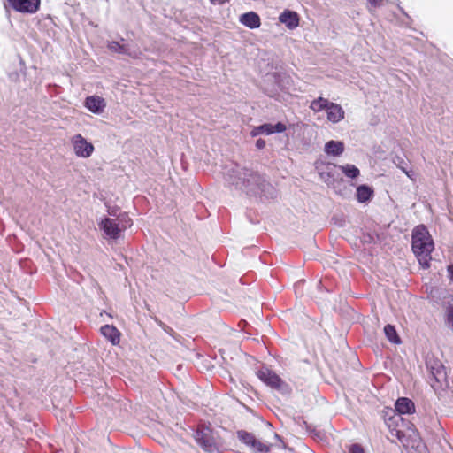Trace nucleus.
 Returning a JSON list of instances; mask_svg holds the SVG:
<instances>
[{
  "label": "nucleus",
  "mask_w": 453,
  "mask_h": 453,
  "mask_svg": "<svg viewBox=\"0 0 453 453\" xmlns=\"http://www.w3.org/2000/svg\"><path fill=\"white\" fill-rule=\"evenodd\" d=\"M226 180L250 195L262 194L270 188L269 183L263 176L251 170L241 169L238 166L227 172Z\"/></svg>",
  "instance_id": "nucleus-1"
},
{
  "label": "nucleus",
  "mask_w": 453,
  "mask_h": 453,
  "mask_svg": "<svg viewBox=\"0 0 453 453\" xmlns=\"http://www.w3.org/2000/svg\"><path fill=\"white\" fill-rule=\"evenodd\" d=\"M412 250L423 268H428L434 245L427 228L419 225L412 231Z\"/></svg>",
  "instance_id": "nucleus-2"
},
{
  "label": "nucleus",
  "mask_w": 453,
  "mask_h": 453,
  "mask_svg": "<svg viewBox=\"0 0 453 453\" xmlns=\"http://www.w3.org/2000/svg\"><path fill=\"white\" fill-rule=\"evenodd\" d=\"M131 226L132 219L127 213H120L117 218L104 217L98 222L105 237L112 240L120 238L121 233Z\"/></svg>",
  "instance_id": "nucleus-3"
},
{
  "label": "nucleus",
  "mask_w": 453,
  "mask_h": 453,
  "mask_svg": "<svg viewBox=\"0 0 453 453\" xmlns=\"http://www.w3.org/2000/svg\"><path fill=\"white\" fill-rule=\"evenodd\" d=\"M71 143L73 152L78 157L88 158L95 150L94 145L88 142L81 134L73 135L71 139Z\"/></svg>",
  "instance_id": "nucleus-4"
},
{
  "label": "nucleus",
  "mask_w": 453,
  "mask_h": 453,
  "mask_svg": "<svg viewBox=\"0 0 453 453\" xmlns=\"http://www.w3.org/2000/svg\"><path fill=\"white\" fill-rule=\"evenodd\" d=\"M195 439L205 451L212 453L217 450L216 441L209 428L196 431Z\"/></svg>",
  "instance_id": "nucleus-5"
},
{
  "label": "nucleus",
  "mask_w": 453,
  "mask_h": 453,
  "mask_svg": "<svg viewBox=\"0 0 453 453\" xmlns=\"http://www.w3.org/2000/svg\"><path fill=\"white\" fill-rule=\"evenodd\" d=\"M8 5L21 13H35L40 7V0H7Z\"/></svg>",
  "instance_id": "nucleus-6"
},
{
  "label": "nucleus",
  "mask_w": 453,
  "mask_h": 453,
  "mask_svg": "<svg viewBox=\"0 0 453 453\" xmlns=\"http://www.w3.org/2000/svg\"><path fill=\"white\" fill-rule=\"evenodd\" d=\"M257 377L267 386L278 390L283 389L284 382L273 371L266 367H263L257 372Z\"/></svg>",
  "instance_id": "nucleus-7"
},
{
  "label": "nucleus",
  "mask_w": 453,
  "mask_h": 453,
  "mask_svg": "<svg viewBox=\"0 0 453 453\" xmlns=\"http://www.w3.org/2000/svg\"><path fill=\"white\" fill-rule=\"evenodd\" d=\"M286 128H287L286 126L281 122H279L276 125H272V124L266 123V124H263L258 127H255L251 130L250 134L252 136H257L261 134H272L274 133H282L286 130Z\"/></svg>",
  "instance_id": "nucleus-8"
},
{
  "label": "nucleus",
  "mask_w": 453,
  "mask_h": 453,
  "mask_svg": "<svg viewBox=\"0 0 453 453\" xmlns=\"http://www.w3.org/2000/svg\"><path fill=\"white\" fill-rule=\"evenodd\" d=\"M84 104L88 111L95 114H101L106 107L105 100L98 96H88Z\"/></svg>",
  "instance_id": "nucleus-9"
},
{
  "label": "nucleus",
  "mask_w": 453,
  "mask_h": 453,
  "mask_svg": "<svg viewBox=\"0 0 453 453\" xmlns=\"http://www.w3.org/2000/svg\"><path fill=\"white\" fill-rule=\"evenodd\" d=\"M280 23L284 24L288 29H295L299 26V15L290 10H284L279 16Z\"/></svg>",
  "instance_id": "nucleus-10"
},
{
  "label": "nucleus",
  "mask_w": 453,
  "mask_h": 453,
  "mask_svg": "<svg viewBox=\"0 0 453 453\" xmlns=\"http://www.w3.org/2000/svg\"><path fill=\"white\" fill-rule=\"evenodd\" d=\"M327 119L333 123H338L344 119V111L340 104L329 103L326 108Z\"/></svg>",
  "instance_id": "nucleus-11"
},
{
  "label": "nucleus",
  "mask_w": 453,
  "mask_h": 453,
  "mask_svg": "<svg viewBox=\"0 0 453 453\" xmlns=\"http://www.w3.org/2000/svg\"><path fill=\"white\" fill-rule=\"evenodd\" d=\"M108 48L110 50L118 52L120 54H125L132 58H138L141 55V52L135 50H132L129 45L120 44L118 42H109Z\"/></svg>",
  "instance_id": "nucleus-12"
},
{
  "label": "nucleus",
  "mask_w": 453,
  "mask_h": 453,
  "mask_svg": "<svg viewBox=\"0 0 453 453\" xmlns=\"http://www.w3.org/2000/svg\"><path fill=\"white\" fill-rule=\"evenodd\" d=\"M344 143L341 141L331 140L326 142L324 151L327 156L339 157L344 151Z\"/></svg>",
  "instance_id": "nucleus-13"
},
{
  "label": "nucleus",
  "mask_w": 453,
  "mask_h": 453,
  "mask_svg": "<svg viewBox=\"0 0 453 453\" xmlns=\"http://www.w3.org/2000/svg\"><path fill=\"white\" fill-rule=\"evenodd\" d=\"M239 20L242 25L251 29L259 27L261 24L259 16L254 12H246L241 15Z\"/></svg>",
  "instance_id": "nucleus-14"
},
{
  "label": "nucleus",
  "mask_w": 453,
  "mask_h": 453,
  "mask_svg": "<svg viewBox=\"0 0 453 453\" xmlns=\"http://www.w3.org/2000/svg\"><path fill=\"white\" fill-rule=\"evenodd\" d=\"M395 410L399 414H410L415 411L414 403L406 397L399 398L395 403Z\"/></svg>",
  "instance_id": "nucleus-15"
},
{
  "label": "nucleus",
  "mask_w": 453,
  "mask_h": 453,
  "mask_svg": "<svg viewBox=\"0 0 453 453\" xmlns=\"http://www.w3.org/2000/svg\"><path fill=\"white\" fill-rule=\"evenodd\" d=\"M101 333L113 345H116L119 342V333L115 326L104 325V326L101 327Z\"/></svg>",
  "instance_id": "nucleus-16"
},
{
  "label": "nucleus",
  "mask_w": 453,
  "mask_h": 453,
  "mask_svg": "<svg viewBox=\"0 0 453 453\" xmlns=\"http://www.w3.org/2000/svg\"><path fill=\"white\" fill-rule=\"evenodd\" d=\"M372 194V190L366 185H361L357 188V198L360 203L368 201Z\"/></svg>",
  "instance_id": "nucleus-17"
},
{
  "label": "nucleus",
  "mask_w": 453,
  "mask_h": 453,
  "mask_svg": "<svg viewBox=\"0 0 453 453\" xmlns=\"http://www.w3.org/2000/svg\"><path fill=\"white\" fill-rule=\"evenodd\" d=\"M339 169L346 177L350 179H355L360 174L359 169L354 165L346 164L344 165H339Z\"/></svg>",
  "instance_id": "nucleus-18"
},
{
  "label": "nucleus",
  "mask_w": 453,
  "mask_h": 453,
  "mask_svg": "<svg viewBox=\"0 0 453 453\" xmlns=\"http://www.w3.org/2000/svg\"><path fill=\"white\" fill-rule=\"evenodd\" d=\"M384 333H385V335L387 337V339L394 343V344H398L401 342L400 341V338L396 333V330L394 326L392 325H387L385 327H384Z\"/></svg>",
  "instance_id": "nucleus-19"
},
{
  "label": "nucleus",
  "mask_w": 453,
  "mask_h": 453,
  "mask_svg": "<svg viewBox=\"0 0 453 453\" xmlns=\"http://www.w3.org/2000/svg\"><path fill=\"white\" fill-rule=\"evenodd\" d=\"M237 437L242 443L250 447V449L252 447L257 439L254 434L242 430L237 432Z\"/></svg>",
  "instance_id": "nucleus-20"
},
{
  "label": "nucleus",
  "mask_w": 453,
  "mask_h": 453,
  "mask_svg": "<svg viewBox=\"0 0 453 453\" xmlns=\"http://www.w3.org/2000/svg\"><path fill=\"white\" fill-rule=\"evenodd\" d=\"M329 101L323 97H319L313 100L311 104V109L314 111H321L322 110H326L329 104Z\"/></svg>",
  "instance_id": "nucleus-21"
},
{
  "label": "nucleus",
  "mask_w": 453,
  "mask_h": 453,
  "mask_svg": "<svg viewBox=\"0 0 453 453\" xmlns=\"http://www.w3.org/2000/svg\"><path fill=\"white\" fill-rule=\"evenodd\" d=\"M250 449L255 453H267L270 450V446L256 439Z\"/></svg>",
  "instance_id": "nucleus-22"
},
{
  "label": "nucleus",
  "mask_w": 453,
  "mask_h": 453,
  "mask_svg": "<svg viewBox=\"0 0 453 453\" xmlns=\"http://www.w3.org/2000/svg\"><path fill=\"white\" fill-rule=\"evenodd\" d=\"M446 323L453 329V303H449L446 308Z\"/></svg>",
  "instance_id": "nucleus-23"
},
{
  "label": "nucleus",
  "mask_w": 453,
  "mask_h": 453,
  "mask_svg": "<svg viewBox=\"0 0 453 453\" xmlns=\"http://www.w3.org/2000/svg\"><path fill=\"white\" fill-rule=\"evenodd\" d=\"M397 162L395 161V163L397 165V166L403 172L406 173V175L408 177H411L410 175V173L409 171L407 170V164L403 160L401 159L400 157H397L396 158Z\"/></svg>",
  "instance_id": "nucleus-24"
},
{
  "label": "nucleus",
  "mask_w": 453,
  "mask_h": 453,
  "mask_svg": "<svg viewBox=\"0 0 453 453\" xmlns=\"http://www.w3.org/2000/svg\"><path fill=\"white\" fill-rule=\"evenodd\" d=\"M349 453H364L363 448L358 444H351L348 447Z\"/></svg>",
  "instance_id": "nucleus-25"
},
{
  "label": "nucleus",
  "mask_w": 453,
  "mask_h": 453,
  "mask_svg": "<svg viewBox=\"0 0 453 453\" xmlns=\"http://www.w3.org/2000/svg\"><path fill=\"white\" fill-rule=\"evenodd\" d=\"M384 0H367L370 7L377 8L383 4Z\"/></svg>",
  "instance_id": "nucleus-26"
},
{
  "label": "nucleus",
  "mask_w": 453,
  "mask_h": 453,
  "mask_svg": "<svg viewBox=\"0 0 453 453\" xmlns=\"http://www.w3.org/2000/svg\"><path fill=\"white\" fill-rule=\"evenodd\" d=\"M256 147L259 150L264 149L265 147V141L263 139L257 140Z\"/></svg>",
  "instance_id": "nucleus-27"
},
{
  "label": "nucleus",
  "mask_w": 453,
  "mask_h": 453,
  "mask_svg": "<svg viewBox=\"0 0 453 453\" xmlns=\"http://www.w3.org/2000/svg\"><path fill=\"white\" fill-rule=\"evenodd\" d=\"M108 213L110 216L117 218L120 213H118V209L112 208L108 210Z\"/></svg>",
  "instance_id": "nucleus-28"
},
{
  "label": "nucleus",
  "mask_w": 453,
  "mask_h": 453,
  "mask_svg": "<svg viewBox=\"0 0 453 453\" xmlns=\"http://www.w3.org/2000/svg\"><path fill=\"white\" fill-rule=\"evenodd\" d=\"M417 449L418 450V453H426V448L422 442H418L417 445Z\"/></svg>",
  "instance_id": "nucleus-29"
},
{
  "label": "nucleus",
  "mask_w": 453,
  "mask_h": 453,
  "mask_svg": "<svg viewBox=\"0 0 453 453\" xmlns=\"http://www.w3.org/2000/svg\"><path fill=\"white\" fill-rule=\"evenodd\" d=\"M448 273L450 279V281L453 283V265L448 266Z\"/></svg>",
  "instance_id": "nucleus-30"
},
{
  "label": "nucleus",
  "mask_w": 453,
  "mask_h": 453,
  "mask_svg": "<svg viewBox=\"0 0 453 453\" xmlns=\"http://www.w3.org/2000/svg\"><path fill=\"white\" fill-rule=\"evenodd\" d=\"M230 0H210L212 4H223Z\"/></svg>",
  "instance_id": "nucleus-31"
},
{
  "label": "nucleus",
  "mask_w": 453,
  "mask_h": 453,
  "mask_svg": "<svg viewBox=\"0 0 453 453\" xmlns=\"http://www.w3.org/2000/svg\"><path fill=\"white\" fill-rule=\"evenodd\" d=\"M274 436H275V438L280 439L278 434H275Z\"/></svg>",
  "instance_id": "nucleus-32"
}]
</instances>
